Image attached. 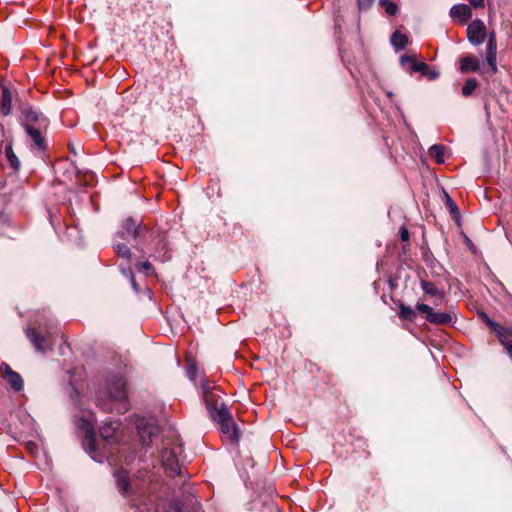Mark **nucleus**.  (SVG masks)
Listing matches in <instances>:
<instances>
[{
	"label": "nucleus",
	"instance_id": "72a5a7b5",
	"mask_svg": "<svg viewBox=\"0 0 512 512\" xmlns=\"http://www.w3.org/2000/svg\"><path fill=\"white\" fill-rule=\"evenodd\" d=\"M487 50H497V40L495 31H491L487 34Z\"/></svg>",
	"mask_w": 512,
	"mask_h": 512
},
{
	"label": "nucleus",
	"instance_id": "c85d7f7f",
	"mask_svg": "<svg viewBox=\"0 0 512 512\" xmlns=\"http://www.w3.org/2000/svg\"><path fill=\"white\" fill-rule=\"evenodd\" d=\"M379 5L389 16H396L399 12L398 5L390 0H379Z\"/></svg>",
	"mask_w": 512,
	"mask_h": 512
},
{
	"label": "nucleus",
	"instance_id": "f257e3e1",
	"mask_svg": "<svg viewBox=\"0 0 512 512\" xmlns=\"http://www.w3.org/2000/svg\"><path fill=\"white\" fill-rule=\"evenodd\" d=\"M18 123L24 129L30 140L31 151L44 153L48 149V142L43 132L49 126V119L39 110L28 103L21 102L17 105Z\"/></svg>",
	"mask_w": 512,
	"mask_h": 512
},
{
	"label": "nucleus",
	"instance_id": "c9c22d12",
	"mask_svg": "<svg viewBox=\"0 0 512 512\" xmlns=\"http://www.w3.org/2000/svg\"><path fill=\"white\" fill-rule=\"evenodd\" d=\"M423 76L428 77L430 80H435L439 78L440 73L435 69H430V67L427 65V69L423 72H420Z\"/></svg>",
	"mask_w": 512,
	"mask_h": 512
},
{
	"label": "nucleus",
	"instance_id": "5701e85b",
	"mask_svg": "<svg viewBox=\"0 0 512 512\" xmlns=\"http://www.w3.org/2000/svg\"><path fill=\"white\" fill-rule=\"evenodd\" d=\"M5 155L11 168L14 171H18L20 169L21 163L17 155L14 153L11 143L6 145Z\"/></svg>",
	"mask_w": 512,
	"mask_h": 512
},
{
	"label": "nucleus",
	"instance_id": "2eb2a0df",
	"mask_svg": "<svg viewBox=\"0 0 512 512\" xmlns=\"http://www.w3.org/2000/svg\"><path fill=\"white\" fill-rule=\"evenodd\" d=\"M26 336L37 352H45L47 336L38 331L36 327L28 326L25 330Z\"/></svg>",
	"mask_w": 512,
	"mask_h": 512
},
{
	"label": "nucleus",
	"instance_id": "7ed1b4c3",
	"mask_svg": "<svg viewBox=\"0 0 512 512\" xmlns=\"http://www.w3.org/2000/svg\"><path fill=\"white\" fill-rule=\"evenodd\" d=\"M126 388L127 381L120 373L110 375L106 382L107 399H98V406L107 412L125 413L129 409Z\"/></svg>",
	"mask_w": 512,
	"mask_h": 512
},
{
	"label": "nucleus",
	"instance_id": "ddd939ff",
	"mask_svg": "<svg viewBox=\"0 0 512 512\" xmlns=\"http://www.w3.org/2000/svg\"><path fill=\"white\" fill-rule=\"evenodd\" d=\"M466 33L469 43L473 46L483 44L487 36L486 26L481 19H474L467 26Z\"/></svg>",
	"mask_w": 512,
	"mask_h": 512
},
{
	"label": "nucleus",
	"instance_id": "a18cd8bd",
	"mask_svg": "<svg viewBox=\"0 0 512 512\" xmlns=\"http://www.w3.org/2000/svg\"><path fill=\"white\" fill-rule=\"evenodd\" d=\"M387 96H388L389 98H392L393 93H392L391 91H388V92H387Z\"/></svg>",
	"mask_w": 512,
	"mask_h": 512
},
{
	"label": "nucleus",
	"instance_id": "473e14b6",
	"mask_svg": "<svg viewBox=\"0 0 512 512\" xmlns=\"http://www.w3.org/2000/svg\"><path fill=\"white\" fill-rule=\"evenodd\" d=\"M136 269L139 272L144 273L145 275H149L150 273H153V267L148 260L143 261V262H138L136 264Z\"/></svg>",
	"mask_w": 512,
	"mask_h": 512
},
{
	"label": "nucleus",
	"instance_id": "cd10ccee",
	"mask_svg": "<svg viewBox=\"0 0 512 512\" xmlns=\"http://www.w3.org/2000/svg\"><path fill=\"white\" fill-rule=\"evenodd\" d=\"M477 86H478V81L476 78L466 79V81L464 82V84L462 86V95L465 97L471 96L473 94V92L475 91V89L477 88Z\"/></svg>",
	"mask_w": 512,
	"mask_h": 512
},
{
	"label": "nucleus",
	"instance_id": "a211bd4d",
	"mask_svg": "<svg viewBox=\"0 0 512 512\" xmlns=\"http://www.w3.org/2000/svg\"><path fill=\"white\" fill-rule=\"evenodd\" d=\"M12 110V94L8 86H2V95L0 101V111L3 116L11 114Z\"/></svg>",
	"mask_w": 512,
	"mask_h": 512
},
{
	"label": "nucleus",
	"instance_id": "39448f33",
	"mask_svg": "<svg viewBox=\"0 0 512 512\" xmlns=\"http://www.w3.org/2000/svg\"><path fill=\"white\" fill-rule=\"evenodd\" d=\"M76 425L79 431L83 434L82 446L91 459L100 464L108 461V455L106 452L98 453L99 441H97L93 423L88 419L81 417L77 419Z\"/></svg>",
	"mask_w": 512,
	"mask_h": 512
},
{
	"label": "nucleus",
	"instance_id": "f03ea898",
	"mask_svg": "<svg viewBox=\"0 0 512 512\" xmlns=\"http://www.w3.org/2000/svg\"><path fill=\"white\" fill-rule=\"evenodd\" d=\"M149 233V228L143 224L141 219L133 216L127 217L121 224L120 229L113 237V248L117 254L129 260L131 258V250L129 245L146 255L144 249L139 245L140 241Z\"/></svg>",
	"mask_w": 512,
	"mask_h": 512
},
{
	"label": "nucleus",
	"instance_id": "4c0bfd02",
	"mask_svg": "<svg viewBox=\"0 0 512 512\" xmlns=\"http://www.w3.org/2000/svg\"><path fill=\"white\" fill-rule=\"evenodd\" d=\"M487 326L489 327V329L491 331H493L494 333H499L501 331V329L503 328L499 323H497L496 321L490 319V321L487 323Z\"/></svg>",
	"mask_w": 512,
	"mask_h": 512
},
{
	"label": "nucleus",
	"instance_id": "a19ab883",
	"mask_svg": "<svg viewBox=\"0 0 512 512\" xmlns=\"http://www.w3.org/2000/svg\"><path fill=\"white\" fill-rule=\"evenodd\" d=\"M470 3L474 8L484 7V0H471Z\"/></svg>",
	"mask_w": 512,
	"mask_h": 512
},
{
	"label": "nucleus",
	"instance_id": "20e7f679",
	"mask_svg": "<svg viewBox=\"0 0 512 512\" xmlns=\"http://www.w3.org/2000/svg\"><path fill=\"white\" fill-rule=\"evenodd\" d=\"M172 446L165 445L161 449L160 458L161 464L164 470L170 477H179V481L182 483L183 494H187V499L192 496L189 492V483L187 482L188 475L183 470L179 463L178 453L182 451L181 444L171 443Z\"/></svg>",
	"mask_w": 512,
	"mask_h": 512
},
{
	"label": "nucleus",
	"instance_id": "6e6552de",
	"mask_svg": "<svg viewBox=\"0 0 512 512\" xmlns=\"http://www.w3.org/2000/svg\"><path fill=\"white\" fill-rule=\"evenodd\" d=\"M221 389L216 385H211L208 380L202 379L200 384V397L205 403L209 416L214 415L215 411L221 408Z\"/></svg>",
	"mask_w": 512,
	"mask_h": 512
},
{
	"label": "nucleus",
	"instance_id": "412c9836",
	"mask_svg": "<svg viewBox=\"0 0 512 512\" xmlns=\"http://www.w3.org/2000/svg\"><path fill=\"white\" fill-rule=\"evenodd\" d=\"M420 285L425 294L430 296L438 297L440 299L444 298V291L437 288L434 283L427 281L425 279L420 280Z\"/></svg>",
	"mask_w": 512,
	"mask_h": 512
},
{
	"label": "nucleus",
	"instance_id": "bb28decb",
	"mask_svg": "<svg viewBox=\"0 0 512 512\" xmlns=\"http://www.w3.org/2000/svg\"><path fill=\"white\" fill-rule=\"evenodd\" d=\"M499 342L507 349L512 344V329L502 328L499 333L496 334Z\"/></svg>",
	"mask_w": 512,
	"mask_h": 512
},
{
	"label": "nucleus",
	"instance_id": "4468645a",
	"mask_svg": "<svg viewBox=\"0 0 512 512\" xmlns=\"http://www.w3.org/2000/svg\"><path fill=\"white\" fill-rule=\"evenodd\" d=\"M2 372L11 389H13L15 392L23 390L24 382L19 373L12 370V368L6 363L2 364Z\"/></svg>",
	"mask_w": 512,
	"mask_h": 512
},
{
	"label": "nucleus",
	"instance_id": "79ce46f5",
	"mask_svg": "<svg viewBox=\"0 0 512 512\" xmlns=\"http://www.w3.org/2000/svg\"><path fill=\"white\" fill-rule=\"evenodd\" d=\"M48 214H49V221H50V224L52 225V227L55 229V222H54V216L52 214L51 211H48Z\"/></svg>",
	"mask_w": 512,
	"mask_h": 512
},
{
	"label": "nucleus",
	"instance_id": "ea45409f",
	"mask_svg": "<svg viewBox=\"0 0 512 512\" xmlns=\"http://www.w3.org/2000/svg\"><path fill=\"white\" fill-rule=\"evenodd\" d=\"M478 317L481 319V321L483 323H485L487 325V323L490 321V317L484 312V311H480L478 312Z\"/></svg>",
	"mask_w": 512,
	"mask_h": 512
},
{
	"label": "nucleus",
	"instance_id": "aec40b11",
	"mask_svg": "<svg viewBox=\"0 0 512 512\" xmlns=\"http://www.w3.org/2000/svg\"><path fill=\"white\" fill-rule=\"evenodd\" d=\"M480 68L479 61L473 55H467L460 60V69L462 71L477 72Z\"/></svg>",
	"mask_w": 512,
	"mask_h": 512
},
{
	"label": "nucleus",
	"instance_id": "49530a36",
	"mask_svg": "<svg viewBox=\"0 0 512 512\" xmlns=\"http://www.w3.org/2000/svg\"><path fill=\"white\" fill-rule=\"evenodd\" d=\"M467 244H471V241L469 238H467Z\"/></svg>",
	"mask_w": 512,
	"mask_h": 512
},
{
	"label": "nucleus",
	"instance_id": "423d86ee",
	"mask_svg": "<svg viewBox=\"0 0 512 512\" xmlns=\"http://www.w3.org/2000/svg\"><path fill=\"white\" fill-rule=\"evenodd\" d=\"M119 427V419L108 418L99 429L98 453L106 452L108 460L115 454L114 446L117 444V430Z\"/></svg>",
	"mask_w": 512,
	"mask_h": 512
},
{
	"label": "nucleus",
	"instance_id": "dca6fc26",
	"mask_svg": "<svg viewBox=\"0 0 512 512\" xmlns=\"http://www.w3.org/2000/svg\"><path fill=\"white\" fill-rule=\"evenodd\" d=\"M401 67L409 74L423 72L427 69L425 62H417L413 56L403 54L400 56Z\"/></svg>",
	"mask_w": 512,
	"mask_h": 512
},
{
	"label": "nucleus",
	"instance_id": "7c9ffc66",
	"mask_svg": "<svg viewBox=\"0 0 512 512\" xmlns=\"http://www.w3.org/2000/svg\"><path fill=\"white\" fill-rule=\"evenodd\" d=\"M169 512H187L183 500L174 498L169 504Z\"/></svg>",
	"mask_w": 512,
	"mask_h": 512
},
{
	"label": "nucleus",
	"instance_id": "f3484780",
	"mask_svg": "<svg viewBox=\"0 0 512 512\" xmlns=\"http://www.w3.org/2000/svg\"><path fill=\"white\" fill-rule=\"evenodd\" d=\"M450 16L461 23L467 22L472 17V10L467 4H455L450 9Z\"/></svg>",
	"mask_w": 512,
	"mask_h": 512
},
{
	"label": "nucleus",
	"instance_id": "9b49d317",
	"mask_svg": "<svg viewBox=\"0 0 512 512\" xmlns=\"http://www.w3.org/2000/svg\"><path fill=\"white\" fill-rule=\"evenodd\" d=\"M136 429L140 438L141 444L145 448L152 446L154 440L159 436L160 429L154 423L141 418L136 421Z\"/></svg>",
	"mask_w": 512,
	"mask_h": 512
},
{
	"label": "nucleus",
	"instance_id": "58836bf2",
	"mask_svg": "<svg viewBox=\"0 0 512 512\" xmlns=\"http://www.w3.org/2000/svg\"><path fill=\"white\" fill-rule=\"evenodd\" d=\"M409 238H410V233H409L408 229L406 227L402 226L400 228V239L402 241H408Z\"/></svg>",
	"mask_w": 512,
	"mask_h": 512
},
{
	"label": "nucleus",
	"instance_id": "a878e982",
	"mask_svg": "<svg viewBox=\"0 0 512 512\" xmlns=\"http://www.w3.org/2000/svg\"><path fill=\"white\" fill-rule=\"evenodd\" d=\"M445 197V206L452 215L454 219H458L460 217V210L456 204V202L449 196L447 192L444 191Z\"/></svg>",
	"mask_w": 512,
	"mask_h": 512
},
{
	"label": "nucleus",
	"instance_id": "393cba45",
	"mask_svg": "<svg viewBox=\"0 0 512 512\" xmlns=\"http://www.w3.org/2000/svg\"><path fill=\"white\" fill-rule=\"evenodd\" d=\"M445 147L441 144H434L429 148V154L438 164L444 162Z\"/></svg>",
	"mask_w": 512,
	"mask_h": 512
},
{
	"label": "nucleus",
	"instance_id": "0eeeda50",
	"mask_svg": "<svg viewBox=\"0 0 512 512\" xmlns=\"http://www.w3.org/2000/svg\"><path fill=\"white\" fill-rule=\"evenodd\" d=\"M211 420L219 425V430L226 435L232 443H238L241 437L239 426L234 421L231 412L225 403H221L219 411L210 416Z\"/></svg>",
	"mask_w": 512,
	"mask_h": 512
},
{
	"label": "nucleus",
	"instance_id": "c756f323",
	"mask_svg": "<svg viewBox=\"0 0 512 512\" xmlns=\"http://www.w3.org/2000/svg\"><path fill=\"white\" fill-rule=\"evenodd\" d=\"M486 62L490 66L492 73L497 72V50H487Z\"/></svg>",
	"mask_w": 512,
	"mask_h": 512
},
{
	"label": "nucleus",
	"instance_id": "9d476101",
	"mask_svg": "<svg viewBox=\"0 0 512 512\" xmlns=\"http://www.w3.org/2000/svg\"><path fill=\"white\" fill-rule=\"evenodd\" d=\"M416 310L425 314V320L434 325H453L457 315L454 312H435L433 308L424 303H417Z\"/></svg>",
	"mask_w": 512,
	"mask_h": 512
},
{
	"label": "nucleus",
	"instance_id": "2f4dec72",
	"mask_svg": "<svg viewBox=\"0 0 512 512\" xmlns=\"http://www.w3.org/2000/svg\"><path fill=\"white\" fill-rule=\"evenodd\" d=\"M185 375L190 381H195L197 376V365L194 362L187 364Z\"/></svg>",
	"mask_w": 512,
	"mask_h": 512
},
{
	"label": "nucleus",
	"instance_id": "e433bc0d",
	"mask_svg": "<svg viewBox=\"0 0 512 512\" xmlns=\"http://www.w3.org/2000/svg\"><path fill=\"white\" fill-rule=\"evenodd\" d=\"M375 0H357L358 9L366 11L371 8Z\"/></svg>",
	"mask_w": 512,
	"mask_h": 512
},
{
	"label": "nucleus",
	"instance_id": "6ab92c4d",
	"mask_svg": "<svg viewBox=\"0 0 512 512\" xmlns=\"http://www.w3.org/2000/svg\"><path fill=\"white\" fill-rule=\"evenodd\" d=\"M390 42L396 51H401L406 48L408 44V37L405 34H402L400 31L396 30L392 33Z\"/></svg>",
	"mask_w": 512,
	"mask_h": 512
},
{
	"label": "nucleus",
	"instance_id": "c03bdc74",
	"mask_svg": "<svg viewBox=\"0 0 512 512\" xmlns=\"http://www.w3.org/2000/svg\"><path fill=\"white\" fill-rule=\"evenodd\" d=\"M144 291H145V293L147 294V296H148L150 299H152V297H153V293H152V291H151L149 288H145V290H144Z\"/></svg>",
	"mask_w": 512,
	"mask_h": 512
},
{
	"label": "nucleus",
	"instance_id": "f704fd0d",
	"mask_svg": "<svg viewBox=\"0 0 512 512\" xmlns=\"http://www.w3.org/2000/svg\"><path fill=\"white\" fill-rule=\"evenodd\" d=\"M25 449L33 456L37 457L40 451L39 445L34 441L25 442Z\"/></svg>",
	"mask_w": 512,
	"mask_h": 512
},
{
	"label": "nucleus",
	"instance_id": "b1692460",
	"mask_svg": "<svg viewBox=\"0 0 512 512\" xmlns=\"http://www.w3.org/2000/svg\"><path fill=\"white\" fill-rule=\"evenodd\" d=\"M398 316L402 320L414 321L416 318V312L410 306L400 303Z\"/></svg>",
	"mask_w": 512,
	"mask_h": 512
},
{
	"label": "nucleus",
	"instance_id": "1a4fd4ad",
	"mask_svg": "<svg viewBox=\"0 0 512 512\" xmlns=\"http://www.w3.org/2000/svg\"><path fill=\"white\" fill-rule=\"evenodd\" d=\"M148 256L163 263L171 259V248L166 232L159 231L152 234V248Z\"/></svg>",
	"mask_w": 512,
	"mask_h": 512
},
{
	"label": "nucleus",
	"instance_id": "f8f14e48",
	"mask_svg": "<svg viewBox=\"0 0 512 512\" xmlns=\"http://www.w3.org/2000/svg\"><path fill=\"white\" fill-rule=\"evenodd\" d=\"M114 480L119 493L124 497L136 494L137 488L131 481L129 473L124 469L115 470Z\"/></svg>",
	"mask_w": 512,
	"mask_h": 512
},
{
	"label": "nucleus",
	"instance_id": "4be33fe9",
	"mask_svg": "<svg viewBox=\"0 0 512 512\" xmlns=\"http://www.w3.org/2000/svg\"><path fill=\"white\" fill-rule=\"evenodd\" d=\"M119 269H120V272L121 274L127 278L131 284V287L132 289L134 290V292L136 294H138L140 292V288H139V285L138 283L136 282V279H135V275L131 269V267L129 265H123L121 264L119 266Z\"/></svg>",
	"mask_w": 512,
	"mask_h": 512
},
{
	"label": "nucleus",
	"instance_id": "37998d69",
	"mask_svg": "<svg viewBox=\"0 0 512 512\" xmlns=\"http://www.w3.org/2000/svg\"><path fill=\"white\" fill-rule=\"evenodd\" d=\"M507 354L510 356V358L512 359V344H510L507 349H505Z\"/></svg>",
	"mask_w": 512,
	"mask_h": 512
}]
</instances>
